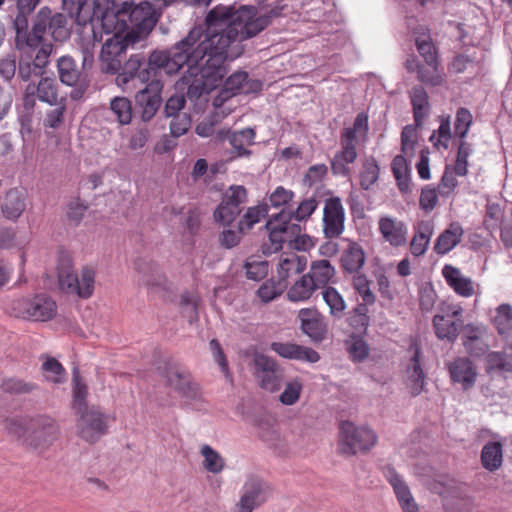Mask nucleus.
Wrapping results in <instances>:
<instances>
[{
	"instance_id": "nucleus-1",
	"label": "nucleus",
	"mask_w": 512,
	"mask_h": 512,
	"mask_svg": "<svg viewBox=\"0 0 512 512\" xmlns=\"http://www.w3.org/2000/svg\"><path fill=\"white\" fill-rule=\"evenodd\" d=\"M285 5L280 0H267L257 5L218 4L206 15L204 24V42L216 41L224 47H232V56H241L244 52L243 41L251 39L264 31L272 21L279 17Z\"/></svg>"
},
{
	"instance_id": "nucleus-2",
	"label": "nucleus",
	"mask_w": 512,
	"mask_h": 512,
	"mask_svg": "<svg viewBox=\"0 0 512 512\" xmlns=\"http://www.w3.org/2000/svg\"><path fill=\"white\" fill-rule=\"evenodd\" d=\"M204 29L193 27L189 33L174 45H179L187 60L183 67L188 66L191 75H200L208 85L217 86L227 73L226 61L239 56H232V47H224L216 41L204 42Z\"/></svg>"
},
{
	"instance_id": "nucleus-3",
	"label": "nucleus",
	"mask_w": 512,
	"mask_h": 512,
	"mask_svg": "<svg viewBox=\"0 0 512 512\" xmlns=\"http://www.w3.org/2000/svg\"><path fill=\"white\" fill-rule=\"evenodd\" d=\"M41 0H17V13L13 21L15 30V46L17 50L35 48L46 33L55 41L63 42L70 36L67 18L62 13L52 14L48 6L39 9L29 29V16L40 4Z\"/></svg>"
},
{
	"instance_id": "nucleus-4",
	"label": "nucleus",
	"mask_w": 512,
	"mask_h": 512,
	"mask_svg": "<svg viewBox=\"0 0 512 512\" xmlns=\"http://www.w3.org/2000/svg\"><path fill=\"white\" fill-rule=\"evenodd\" d=\"M179 47L173 45L166 51H154L149 57L144 53L131 54L115 74L116 85L124 92H132L149 82L158 81L155 79L158 70L170 75L178 73L188 59Z\"/></svg>"
},
{
	"instance_id": "nucleus-5",
	"label": "nucleus",
	"mask_w": 512,
	"mask_h": 512,
	"mask_svg": "<svg viewBox=\"0 0 512 512\" xmlns=\"http://www.w3.org/2000/svg\"><path fill=\"white\" fill-rule=\"evenodd\" d=\"M369 130L368 116L365 113H359L351 127L344 128L340 134V149L335 153L331 160V171L336 176L348 177L351 170L350 164H353L358 156L356 147L361 140H365Z\"/></svg>"
},
{
	"instance_id": "nucleus-6",
	"label": "nucleus",
	"mask_w": 512,
	"mask_h": 512,
	"mask_svg": "<svg viewBox=\"0 0 512 512\" xmlns=\"http://www.w3.org/2000/svg\"><path fill=\"white\" fill-rule=\"evenodd\" d=\"M113 18L121 24L122 29L127 30L128 35L133 34L138 42L149 35L157 22L155 8L148 1L138 4L124 1Z\"/></svg>"
},
{
	"instance_id": "nucleus-7",
	"label": "nucleus",
	"mask_w": 512,
	"mask_h": 512,
	"mask_svg": "<svg viewBox=\"0 0 512 512\" xmlns=\"http://www.w3.org/2000/svg\"><path fill=\"white\" fill-rule=\"evenodd\" d=\"M58 282L60 289L67 294H76L80 298H89L94 291L95 271L84 266L80 277L74 272L70 256L62 255L58 261Z\"/></svg>"
},
{
	"instance_id": "nucleus-8",
	"label": "nucleus",
	"mask_w": 512,
	"mask_h": 512,
	"mask_svg": "<svg viewBox=\"0 0 512 512\" xmlns=\"http://www.w3.org/2000/svg\"><path fill=\"white\" fill-rule=\"evenodd\" d=\"M377 442L375 432L367 427H357L350 421L339 425L338 449L341 454L352 456L370 450Z\"/></svg>"
},
{
	"instance_id": "nucleus-9",
	"label": "nucleus",
	"mask_w": 512,
	"mask_h": 512,
	"mask_svg": "<svg viewBox=\"0 0 512 512\" xmlns=\"http://www.w3.org/2000/svg\"><path fill=\"white\" fill-rule=\"evenodd\" d=\"M10 310L15 317L44 322L56 315L57 305L46 294H38L32 298L23 297L13 300Z\"/></svg>"
},
{
	"instance_id": "nucleus-10",
	"label": "nucleus",
	"mask_w": 512,
	"mask_h": 512,
	"mask_svg": "<svg viewBox=\"0 0 512 512\" xmlns=\"http://www.w3.org/2000/svg\"><path fill=\"white\" fill-rule=\"evenodd\" d=\"M265 228L269 232L268 242L263 244V252L272 254L280 251L285 242H291L293 236H298L301 232L299 224L289 221L286 210L282 209L279 213L272 215L267 221Z\"/></svg>"
},
{
	"instance_id": "nucleus-11",
	"label": "nucleus",
	"mask_w": 512,
	"mask_h": 512,
	"mask_svg": "<svg viewBox=\"0 0 512 512\" xmlns=\"http://www.w3.org/2000/svg\"><path fill=\"white\" fill-rule=\"evenodd\" d=\"M60 428L55 419L38 415L29 419L25 443L38 452L46 451L58 439Z\"/></svg>"
},
{
	"instance_id": "nucleus-12",
	"label": "nucleus",
	"mask_w": 512,
	"mask_h": 512,
	"mask_svg": "<svg viewBox=\"0 0 512 512\" xmlns=\"http://www.w3.org/2000/svg\"><path fill=\"white\" fill-rule=\"evenodd\" d=\"M139 43L132 35H121L115 33L112 37L108 38L102 45L100 59L102 62V71L115 75L121 69V64L129 46H134Z\"/></svg>"
},
{
	"instance_id": "nucleus-13",
	"label": "nucleus",
	"mask_w": 512,
	"mask_h": 512,
	"mask_svg": "<svg viewBox=\"0 0 512 512\" xmlns=\"http://www.w3.org/2000/svg\"><path fill=\"white\" fill-rule=\"evenodd\" d=\"M37 100L50 106L58 105L60 99L55 78L42 75L38 82H29L26 85L22 95L24 109L32 112Z\"/></svg>"
},
{
	"instance_id": "nucleus-14",
	"label": "nucleus",
	"mask_w": 512,
	"mask_h": 512,
	"mask_svg": "<svg viewBox=\"0 0 512 512\" xmlns=\"http://www.w3.org/2000/svg\"><path fill=\"white\" fill-rule=\"evenodd\" d=\"M77 433L85 441L90 443L97 442L108 430V415L99 408H91L76 412Z\"/></svg>"
},
{
	"instance_id": "nucleus-15",
	"label": "nucleus",
	"mask_w": 512,
	"mask_h": 512,
	"mask_svg": "<svg viewBox=\"0 0 512 512\" xmlns=\"http://www.w3.org/2000/svg\"><path fill=\"white\" fill-rule=\"evenodd\" d=\"M269 495V485L260 477L250 475L241 488L240 498L233 512H253L268 500Z\"/></svg>"
},
{
	"instance_id": "nucleus-16",
	"label": "nucleus",
	"mask_w": 512,
	"mask_h": 512,
	"mask_svg": "<svg viewBox=\"0 0 512 512\" xmlns=\"http://www.w3.org/2000/svg\"><path fill=\"white\" fill-rule=\"evenodd\" d=\"M163 376L168 385L183 398L191 401L200 399L201 393L198 384L193 381L190 372L180 364L172 361L166 362Z\"/></svg>"
},
{
	"instance_id": "nucleus-17",
	"label": "nucleus",
	"mask_w": 512,
	"mask_h": 512,
	"mask_svg": "<svg viewBox=\"0 0 512 512\" xmlns=\"http://www.w3.org/2000/svg\"><path fill=\"white\" fill-rule=\"evenodd\" d=\"M463 309L459 305H446L433 317V327L438 339L455 342L463 326Z\"/></svg>"
},
{
	"instance_id": "nucleus-18",
	"label": "nucleus",
	"mask_w": 512,
	"mask_h": 512,
	"mask_svg": "<svg viewBox=\"0 0 512 512\" xmlns=\"http://www.w3.org/2000/svg\"><path fill=\"white\" fill-rule=\"evenodd\" d=\"M248 192L242 185H231L223 194L222 201L214 211V219L223 225H229L241 213V205L247 201Z\"/></svg>"
},
{
	"instance_id": "nucleus-19",
	"label": "nucleus",
	"mask_w": 512,
	"mask_h": 512,
	"mask_svg": "<svg viewBox=\"0 0 512 512\" xmlns=\"http://www.w3.org/2000/svg\"><path fill=\"white\" fill-rule=\"evenodd\" d=\"M162 84L152 81L138 89L135 94V105L143 122H149L156 115L161 105Z\"/></svg>"
},
{
	"instance_id": "nucleus-20",
	"label": "nucleus",
	"mask_w": 512,
	"mask_h": 512,
	"mask_svg": "<svg viewBox=\"0 0 512 512\" xmlns=\"http://www.w3.org/2000/svg\"><path fill=\"white\" fill-rule=\"evenodd\" d=\"M253 362L260 386L271 392L278 390L281 386L283 371L277 362L261 353L255 354Z\"/></svg>"
},
{
	"instance_id": "nucleus-21",
	"label": "nucleus",
	"mask_w": 512,
	"mask_h": 512,
	"mask_svg": "<svg viewBox=\"0 0 512 512\" xmlns=\"http://www.w3.org/2000/svg\"><path fill=\"white\" fill-rule=\"evenodd\" d=\"M450 380L463 391L471 390L478 378L476 364L469 357H456L446 364Z\"/></svg>"
},
{
	"instance_id": "nucleus-22",
	"label": "nucleus",
	"mask_w": 512,
	"mask_h": 512,
	"mask_svg": "<svg viewBox=\"0 0 512 512\" xmlns=\"http://www.w3.org/2000/svg\"><path fill=\"white\" fill-rule=\"evenodd\" d=\"M300 329L312 342L320 343L327 337L328 327L324 316L315 308H303L298 313Z\"/></svg>"
},
{
	"instance_id": "nucleus-23",
	"label": "nucleus",
	"mask_w": 512,
	"mask_h": 512,
	"mask_svg": "<svg viewBox=\"0 0 512 512\" xmlns=\"http://www.w3.org/2000/svg\"><path fill=\"white\" fill-rule=\"evenodd\" d=\"M345 213L340 198L326 200L323 210V232L326 238L339 237L344 231Z\"/></svg>"
},
{
	"instance_id": "nucleus-24",
	"label": "nucleus",
	"mask_w": 512,
	"mask_h": 512,
	"mask_svg": "<svg viewBox=\"0 0 512 512\" xmlns=\"http://www.w3.org/2000/svg\"><path fill=\"white\" fill-rule=\"evenodd\" d=\"M409 352L412 353L406 366L407 387L412 396L420 395L425 387L426 374L422 367V352L417 343L409 346Z\"/></svg>"
},
{
	"instance_id": "nucleus-25",
	"label": "nucleus",
	"mask_w": 512,
	"mask_h": 512,
	"mask_svg": "<svg viewBox=\"0 0 512 512\" xmlns=\"http://www.w3.org/2000/svg\"><path fill=\"white\" fill-rule=\"evenodd\" d=\"M404 66L408 72L416 73L417 80L425 85L436 87L444 82V74L439 68L438 61L422 65L414 55H410L405 60Z\"/></svg>"
},
{
	"instance_id": "nucleus-26",
	"label": "nucleus",
	"mask_w": 512,
	"mask_h": 512,
	"mask_svg": "<svg viewBox=\"0 0 512 512\" xmlns=\"http://www.w3.org/2000/svg\"><path fill=\"white\" fill-rule=\"evenodd\" d=\"M378 231L384 241L389 243L392 247H401L407 243V224L394 216H380L378 220Z\"/></svg>"
},
{
	"instance_id": "nucleus-27",
	"label": "nucleus",
	"mask_w": 512,
	"mask_h": 512,
	"mask_svg": "<svg viewBox=\"0 0 512 512\" xmlns=\"http://www.w3.org/2000/svg\"><path fill=\"white\" fill-rule=\"evenodd\" d=\"M270 349L284 359L314 364L320 360V354L311 347L294 342H272Z\"/></svg>"
},
{
	"instance_id": "nucleus-28",
	"label": "nucleus",
	"mask_w": 512,
	"mask_h": 512,
	"mask_svg": "<svg viewBox=\"0 0 512 512\" xmlns=\"http://www.w3.org/2000/svg\"><path fill=\"white\" fill-rule=\"evenodd\" d=\"M139 273V282L151 290H167L168 280L161 267L152 262L139 259L135 262Z\"/></svg>"
},
{
	"instance_id": "nucleus-29",
	"label": "nucleus",
	"mask_w": 512,
	"mask_h": 512,
	"mask_svg": "<svg viewBox=\"0 0 512 512\" xmlns=\"http://www.w3.org/2000/svg\"><path fill=\"white\" fill-rule=\"evenodd\" d=\"M216 137L221 141L228 140L233 147L234 157H249L251 150L248 147L254 144L255 131L251 128H244L240 131L219 130Z\"/></svg>"
},
{
	"instance_id": "nucleus-30",
	"label": "nucleus",
	"mask_w": 512,
	"mask_h": 512,
	"mask_svg": "<svg viewBox=\"0 0 512 512\" xmlns=\"http://www.w3.org/2000/svg\"><path fill=\"white\" fill-rule=\"evenodd\" d=\"M26 208L27 193L20 188L9 189L0 204L3 217L12 222H16L22 216Z\"/></svg>"
},
{
	"instance_id": "nucleus-31",
	"label": "nucleus",
	"mask_w": 512,
	"mask_h": 512,
	"mask_svg": "<svg viewBox=\"0 0 512 512\" xmlns=\"http://www.w3.org/2000/svg\"><path fill=\"white\" fill-rule=\"evenodd\" d=\"M339 262L344 273L350 275L361 273V269L366 262L363 247L355 241H349L347 247L340 254Z\"/></svg>"
},
{
	"instance_id": "nucleus-32",
	"label": "nucleus",
	"mask_w": 512,
	"mask_h": 512,
	"mask_svg": "<svg viewBox=\"0 0 512 512\" xmlns=\"http://www.w3.org/2000/svg\"><path fill=\"white\" fill-rule=\"evenodd\" d=\"M442 276L457 295L467 298L474 294L472 279L463 275L459 268L446 264L442 268Z\"/></svg>"
},
{
	"instance_id": "nucleus-33",
	"label": "nucleus",
	"mask_w": 512,
	"mask_h": 512,
	"mask_svg": "<svg viewBox=\"0 0 512 512\" xmlns=\"http://www.w3.org/2000/svg\"><path fill=\"white\" fill-rule=\"evenodd\" d=\"M464 230L458 222H452L437 238L434 251L445 255L454 249L462 240Z\"/></svg>"
},
{
	"instance_id": "nucleus-34",
	"label": "nucleus",
	"mask_w": 512,
	"mask_h": 512,
	"mask_svg": "<svg viewBox=\"0 0 512 512\" xmlns=\"http://www.w3.org/2000/svg\"><path fill=\"white\" fill-rule=\"evenodd\" d=\"M415 125L421 127L430 113L429 98L422 86H414L409 92Z\"/></svg>"
},
{
	"instance_id": "nucleus-35",
	"label": "nucleus",
	"mask_w": 512,
	"mask_h": 512,
	"mask_svg": "<svg viewBox=\"0 0 512 512\" xmlns=\"http://www.w3.org/2000/svg\"><path fill=\"white\" fill-rule=\"evenodd\" d=\"M433 233V222L423 220L417 224L415 227V234L410 242V250L412 255L419 257L426 253Z\"/></svg>"
},
{
	"instance_id": "nucleus-36",
	"label": "nucleus",
	"mask_w": 512,
	"mask_h": 512,
	"mask_svg": "<svg viewBox=\"0 0 512 512\" xmlns=\"http://www.w3.org/2000/svg\"><path fill=\"white\" fill-rule=\"evenodd\" d=\"M462 344L466 352L472 357L487 355L489 344L482 337L481 329L468 326L462 336Z\"/></svg>"
},
{
	"instance_id": "nucleus-37",
	"label": "nucleus",
	"mask_w": 512,
	"mask_h": 512,
	"mask_svg": "<svg viewBox=\"0 0 512 512\" xmlns=\"http://www.w3.org/2000/svg\"><path fill=\"white\" fill-rule=\"evenodd\" d=\"M306 263L304 257L296 254L281 256L277 267L279 282H284L289 277L302 273L306 268Z\"/></svg>"
},
{
	"instance_id": "nucleus-38",
	"label": "nucleus",
	"mask_w": 512,
	"mask_h": 512,
	"mask_svg": "<svg viewBox=\"0 0 512 512\" xmlns=\"http://www.w3.org/2000/svg\"><path fill=\"white\" fill-rule=\"evenodd\" d=\"M317 289L311 277L304 274L289 288L287 298L291 302H304L309 300Z\"/></svg>"
},
{
	"instance_id": "nucleus-39",
	"label": "nucleus",
	"mask_w": 512,
	"mask_h": 512,
	"mask_svg": "<svg viewBox=\"0 0 512 512\" xmlns=\"http://www.w3.org/2000/svg\"><path fill=\"white\" fill-rule=\"evenodd\" d=\"M335 273V268L331 265L330 261L321 259L311 263L310 271L307 275L311 277L318 288H325Z\"/></svg>"
},
{
	"instance_id": "nucleus-40",
	"label": "nucleus",
	"mask_w": 512,
	"mask_h": 512,
	"mask_svg": "<svg viewBox=\"0 0 512 512\" xmlns=\"http://www.w3.org/2000/svg\"><path fill=\"white\" fill-rule=\"evenodd\" d=\"M383 473L387 481L393 487L400 505L414 499L406 482L397 473L394 467L389 465L384 467Z\"/></svg>"
},
{
	"instance_id": "nucleus-41",
	"label": "nucleus",
	"mask_w": 512,
	"mask_h": 512,
	"mask_svg": "<svg viewBox=\"0 0 512 512\" xmlns=\"http://www.w3.org/2000/svg\"><path fill=\"white\" fill-rule=\"evenodd\" d=\"M391 170L396 180L398 189L402 193L409 192L410 189V167L404 155H397L391 163Z\"/></svg>"
},
{
	"instance_id": "nucleus-42",
	"label": "nucleus",
	"mask_w": 512,
	"mask_h": 512,
	"mask_svg": "<svg viewBox=\"0 0 512 512\" xmlns=\"http://www.w3.org/2000/svg\"><path fill=\"white\" fill-rule=\"evenodd\" d=\"M503 454L500 442L490 441L484 445L481 451V463L488 471H495L502 465Z\"/></svg>"
},
{
	"instance_id": "nucleus-43",
	"label": "nucleus",
	"mask_w": 512,
	"mask_h": 512,
	"mask_svg": "<svg viewBox=\"0 0 512 512\" xmlns=\"http://www.w3.org/2000/svg\"><path fill=\"white\" fill-rule=\"evenodd\" d=\"M86 0H62V9L75 24L85 26L91 21L92 15L85 9Z\"/></svg>"
},
{
	"instance_id": "nucleus-44",
	"label": "nucleus",
	"mask_w": 512,
	"mask_h": 512,
	"mask_svg": "<svg viewBox=\"0 0 512 512\" xmlns=\"http://www.w3.org/2000/svg\"><path fill=\"white\" fill-rule=\"evenodd\" d=\"M72 382H73V402H72V409L74 413L83 411L85 409L90 408L87 405L86 398H87V386L83 382L80 371L77 366H75L72 369Z\"/></svg>"
},
{
	"instance_id": "nucleus-45",
	"label": "nucleus",
	"mask_w": 512,
	"mask_h": 512,
	"mask_svg": "<svg viewBox=\"0 0 512 512\" xmlns=\"http://www.w3.org/2000/svg\"><path fill=\"white\" fill-rule=\"evenodd\" d=\"M322 296L329 307L330 315L335 319H341L346 310V302L339 291L332 286H327L323 289Z\"/></svg>"
},
{
	"instance_id": "nucleus-46",
	"label": "nucleus",
	"mask_w": 512,
	"mask_h": 512,
	"mask_svg": "<svg viewBox=\"0 0 512 512\" xmlns=\"http://www.w3.org/2000/svg\"><path fill=\"white\" fill-rule=\"evenodd\" d=\"M493 324L502 337L512 336V306L501 304L495 310Z\"/></svg>"
},
{
	"instance_id": "nucleus-47",
	"label": "nucleus",
	"mask_w": 512,
	"mask_h": 512,
	"mask_svg": "<svg viewBox=\"0 0 512 512\" xmlns=\"http://www.w3.org/2000/svg\"><path fill=\"white\" fill-rule=\"evenodd\" d=\"M380 167L377 160L370 156L366 158L359 173V184L363 190H369L379 179Z\"/></svg>"
},
{
	"instance_id": "nucleus-48",
	"label": "nucleus",
	"mask_w": 512,
	"mask_h": 512,
	"mask_svg": "<svg viewBox=\"0 0 512 512\" xmlns=\"http://www.w3.org/2000/svg\"><path fill=\"white\" fill-rule=\"evenodd\" d=\"M60 81L67 86H74L78 83L80 72L74 59L70 56H62L57 62Z\"/></svg>"
},
{
	"instance_id": "nucleus-49",
	"label": "nucleus",
	"mask_w": 512,
	"mask_h": 512,
	"mask_svg": "<svg viewBox=\"0 0 512 512\" xmlns=\"http://www.w3.org/2000/svg\"><path fill=\"white\" fill-rule=\"evenodd\" d=\"M255 425L259 437L271 446L277 445L280 435L276 427V421L270 416H261L256 419Z\"/></svg>"
},
{
	"instance_id": "nucleus-50",
	"label": "nucleus",
	"mask_w": 512,
	"mask_h": 512,
	"mask_svg": "<svg viewBox=\"0 0 512 512\" xmlns=\"http://www.w3.org/2000/svg\"><path fill=\"white\" fill-rule=\"evenodd\" d=\"M110 111L120 125H128L131 123L133 108L128 98L120 96L112 98L110 101Z\"/></svg>"
},
{
	"instance_id": "nucleus-51",
	"label": "nucleus",
	"mask_w": 512,
	"mask_h": 512,
	"mask_svg": "<svg viewBox=\"0 0 512 512\" xmlns=\"http://www.w3.org/2000/svg\"><path fill=\"white\" fill-rule=\"evenodd\" d=\"M200 454L203 457V468L212 473L218 474L223 471L225 467V460L218 451L210 445H203L200 449Z\"/></svg>"
},
{
	"instance_id": "nucleus-52",
	"label": "nucleus",
	"mask_w": 512,
	"mask_h": 512,
	"mask_svg": "<svg viewBox=\"0 0 512 512\" xmlns=\"http://www.w3.org/2000/svg\"><path fill=\"white\" fill-rule=\"evenodd\" d=\"M268 205L265 203L249 207L242 218L239 220L238 229L240 232H246L253 228L268 214Z\"/></svg>"
},
{
	"instance_id": "nucleus-53",
	"label": "nucleus",
	"mask_w": 512,
	"mask_h": 512,
	"mask_svg": "<svg viewBox=\"0 0 512 512\" xmlns=\"http://www.w3.org/2000/svg\"><path fill=\"white\" fill-rule=\"evenodd\" d=\"M486 371L512 372V354L502 351H491L486 355Z\"/></svg>"
},
{
	"instance_id": "nucleus-54",
	"label": "nucleus",
	"mask_w": 512,
	"mask_h": 512,
	"mask_svg": "<svg viewBox=\"0 0 512 512\" xmlns=\"http://www.w3.org/2000/svg\"><path fill=\"white\" fill-rule=\"evenodd\" d=\"M371 284L372 282L363 273L352 275V287L362 299L360 304L373 305L376 302Z\"/></svg>"
},
{
	"instance_id": "nucleus-55",
	"label": "nucleus",
	"mask_w": 512,
	"mask_h": 512,
	"mask_svg": "<svg viewBox=\"0 0 512 512\" xmlns=\"http://www.w3.org/2000/svg\"><path fill=\"white\" fill-rule=\"evenodd\" d=\"M452 138L450 116H440L439 128L432 133L429 141L437 149L443 148L447 150L449 148V142Z\"/></svg>"
},
{
	"instance_id": "nucleus-56",
	"label": "nucleus",
	"mask_w": 512,
	"mask_h": 512,
	"mask_svg": "<svg viewBox=\"0 0 512 512\" xmlns=\"http://www.w3.org/2000/svg\"><path fill=\"white\" fill-rule=\"evenodd\" d=\"M369 305L357 304L347 318L348 324L358 333H365L369 327Z\"/></svg>"
},
{
	"instance_id": "nucleus-57",
	"label": "nucleus",
	"mask_w": 512,
	"mask_h": 512,
	"mask_svg": "<svg viewBox=\"0 0 512 512\" xmlns=\"http://www.w3.org/2000/svg\"><path fill=\"white\" fill-rule=\"evenodd\" d=\"M319 205L318 200L311 196L309 198L303 199L297 206L295 210L288 211L286 210L287 216H289V221L292 219L303 222L310 218V216L315 212Z\"/></svg>"
},
{
	"instance_id": "nucleus-58",
	"label": "nucleus",
	"mask_w": 512,
	"mask_h": 512,
	"mask_svg": "<svg viewBox=\"0 0 512 512\" xmlns=\"http://www.w3.org/2000/svg\"><path fill=\"white\" fill-rule=\"evenodd\" d=\"M37 388V385L32 382H26L19 378L4 379L1 384V389L4 393L11 395H23L32 393Z\"/></svg>"
},
{
	"instance_id": "nucleus-59",
	"label": "nucleus",
	"mask_w": 512,
	"mask_h": 512,
	"mask_svg": "<svg viewBox=\"0 0 512 512\" xmlns=\"http://www.w3.org/2000/svg\"><path fill=\"white\" fill-rule=\"evenodd\" d=\"M346 345L350 358L354 362H362L369 356V345L360 336H351Z\"/></svg>"
},
{
	"instance_id": "nucleus-60",
	"label": "nucleus",
	"mask_w": 512,
	"mask_h": 512,
	"mask_svg": "<svg viewBox=\"0 0 512 512\" xmlns=\"http://www.w3.org/2000/svg\"><path fill=\"white\" fill-rule=\"evenodd\" d=\"M473 123V116L469 109L460 107L456 111L454 121V133L461 140H464L469 132Z\"/></svg>"
},
{
	"instance_id": "nucleus-61",
	"label": "nucleus",
	"mask_w": 512,
	"mask_h": 512,
	"mask_svg": "<svg viewBox=\"0 0 512 512\" xmlns=\"http://www.w3.org/2000/svg\"><path fill=\"white\" fill-rule=\"evenodd\" d=\"M4 429L11 435L18 438L26 437L28 434L29 420L21 416L6 417L3 420Z\"/></svg>"
},
{
	"instance_id": "nucleus-62",
	"label": "nucleus",
	"mask_w": 512,
	"mask_h": 512,
	"mask_svg": "<svg viewBox=\"0 0 512 512\" xmlns=\"http://www.w3.org/2000/svg\"><path fill=\"white\" fill-rule=\"evenodd\" d=\"M471 152L472 150L470 144H468L465 140H461L457 151L455 165L452 167L457 176L467 175L468 157L470 156Z\"/></svg>"
},
{
	"instance_id": "nucleus-63",
	"label": "nucleus",
	"mask_w": 512,
	"mask_h": 512,
	"mask_svg": "<svg viewBox=\"0 0 512 512\" xmlns=\"http://www.w3.org/2000/svg\"><path fill=\"white\" fill-rule=\"evenodd\" d=\"M215 86L208 85V81L200 75L195 76L187 88V98L191 102L196 103L199 101L204 93L208 94L209 91Z\"/></svg>"
},
{
	"instance_id": "nucleus-64",
	"label": "nucleus",
	"mask_w": 512,
	"mask_h": 512,
	"mask_svg": "<svg viewBox=\"0 0 512 512\" xmlns=\"http://www.w3.org/2000/svg\"><path fill=\"white\" fill-rule=\"evenodd\" d=\"M455 172L450 165H446L441 180L438 184V193L442 197H449L458 186Z\"/></svg>"
}]
</instances>
